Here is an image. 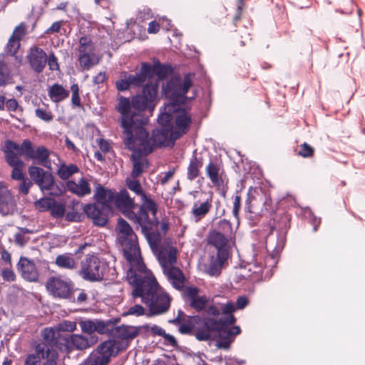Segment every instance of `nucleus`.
Masks as SVG:
<instances>
[{
  "label": "nucleus",
  "mask_w": 365,
  "mask_h": 365,
  "mask_svg": "<svg viewBox=\"0 0 365 365\" xmlns=\"http://www.w3.org/2000/svg\"><path fill=\"white\" fill-rule=\"evenodd\" d=\"M116 110L120 114V125L123 129V140L125 148L140 155L150 153L154 146H173L177 139H174L173 126L169 123L167 113H160L158 123L161 129L154 130L153 135L149 137L148 132L144 128L148 118L142 113L143 110L133 109L129 98L119 96Z\"/></svg>",
  "instance_id": "obj_1"
},
{
  "label": "nucleus",
  "mask_w": 365,
  "mask_h": 365,
  "mask_svg": "<svg viewBox=\"0 0 365 365\" xmlns=\"http://www.w3.org/2000/svg\"><path fill=\"white\" fill-rule=\"evenodd\" d=\"M127 279L133 288L132 297L141 299L149 307L150 316L163 314L169 310L171 298L160 287L156 279L145 264L135 268H129Z\"/></svg>",
  "instance_id": "obj_2"
},
{
  "label": "nucleus",
  "mask_w": 365,
  "mask_h": 365,
  "mask_svg": "<svg viewBox=\"0 0 365 365\" xmlns=\"http://www.w3.org/2000/svg\"><path fill=\"white\" fill-rule=\"evenodd\" d=\"M192 85L191 75L188 73L182 81L180 78H173L163 87V93L169 99V103L165 104L164 111L160 113H167L170 116L169 123L173 126L174 139H178L185 134L192 123L191 117L185 109L181 108L187 98L185 94Z\"/></svg>",
  "instance_id": "obj_3"
},
{
  "label": "nucleus",
  "mask_w": 365,
  "mask_h": 365,
  "mask_svg": "<svg viewBox=\"0 0 365 365\" xmlns=\"http://www.w3.org/2000/svg\"><path fill=\"white\" fill-rule=\"evenodd\" d=\"M169 66L162 65L158 61L151 65L143 63L140 72L145 83L142 93L134 96L130 100L133 109L138 110H153L155 106V101L158 91L159 82L165 78L171 73Z\"/></svg>",
  "instance_id": "obj_4"
},
{
  "label": "nucleus",
  "mask_w": 365,
  "mask_h": 365,
  "mask_svg": "<svg viewBox=\"0 0 365 365\" xmlns=\"http://www.w3.org/2000/svg\"><path fill=\"white\" fill-rule=\"evenodd\" d=\"M236 322L234 315L221 317L219 319L211 317L206 318L204 324L205 330H202L196 335V339L200 341H207L212 339L213 335L220 339L216 344L218 349H229L237 335L241 333L239 326L233 325Z\"/></svg>",
  "instance_id": "obj_5"
},
{
  "label": "nucleus",
  "mask_w": 365,
  "mask_h": 365,
  "mask_svg": "<svg viewBox=\"0 0 365 365\" xmlns=\"http://www.w3.org/2000/svg\"><path fill=\"white\" fill-rule=\"evenodd\" d=\"M118 227L120 234L118 240L122 246L123 255L130 263L129 268H135L138 265L144 264L141 257L137 236L130 225L124 219L120 218Z\"/></svg>",
  "instance_id": "obj_6"
},
{
  "label": "nucleus",
  "mask_w": 365,
  "mask_h": 365,
  "mask_svg": "<svg viewBox=\"0 0 365 365\" xmlns=\"http://www.w3.org/2000/svg\"><path fill=\"white\" fill-rule=\"evenodd\" d=\"M120 343L115 339L103 341L89 355L83 365H107L111 356L118 354Z\"/></svg>",
  "instance_id": "obj_7"
},
{
  "label": "nucleus",
  "mask_w": 365,
  "mask_h": 365,
  "mask_svg": "<svg viewBox=\"0 0 365 365\" xmlns=\"http://www.w3.org/2000/svg\"><path fill=\"white\" fill-rule=\"evenodd\" d=\"M106 269L105 262L94 255H88L81 261L79 274L85 280L98 282L103 279Z\"/></svg>",
  "instance_id": "obj_8"
},
{
  "label": "nucleus",
  "mask_w": 365,
  "mask_h": 365,
  "mask_svg": "<svg viewBox=\"0 0 365 365\" xmlns=\"http://www.w3.org/2000/svg\"><path fill=\"white\" fill-rule=\"evenodd\" d=\"M57 331L53 328H45L42 331V340L34 347L36 354H29L26 356L24 365L31 356H34L38 360V365H41V359H44L46 357L51 356L54 354H58L55 349V341Z\"/></svg>",
  "instance_id": "obj_9"
},
{
  "label": "nucleus",
  "mask_w": 365,
  "mask_h": 365,
  "mask_svg": "<svg viewBox=\"0 0 365 365\" xmlns=\"http://www.w3.org/2000/svg\"><path fill=\"white\" fill-rule=\"evenodd\" d=\"M16 152L21 156H24L26 160H36L38 164L51 170L50 151L45 146L41 145L34 148L31 141L25 139L21 145L18 144Z\"/></svg>",
  "instance_id": "obj_10"
},
{
  "label": "nucleus",
  "mask_w": 365,
  "mask_h": 365,
  "mask_svg": "<svg viewBox=\"0 0 365 365\" xmlns=\"http://www.w3.org/2000/svg\"><path fill=\"white\" fill-rule=\"evenodd\" d=\"M18 150V143L12 140H8L5 142L4 153L6 160L8 164L13 168L11 172V178L14 180L21 181L26 182L24 180L25 175L22 171L25 163L23 160L19 158V155L16 150Z\"/></svg>",
  "instance_id": "obj_11"
},
{
  "label": "nucleus",
  "mask_w": 365,
  "mask_h": 365,
  "mask_svg": "<svg viewBox=\"0 0 365 365\" xmlns=\"http://www.w3.org/2000/svg\"><path fill=\"white\" fill-rule=\"evenodd\" d=\"M157 209L156 207V210L153 214L145 206V202H143L137 213L132 210L129 214H126V217L139 225L142 230L157 228L159 223L156 217Z\"/></svg>",
  "instance_id": "obj_12"
},
{
  "label": "nucleus",
  "mask_w": 365,
  "mask_h": 365,
  "mask_svg": "<svg viewBox=\"0 0 365 365\" xmlns=\"http://www.w3.org/2000/svg\"><path fill=\"white\" fill-rule=\"evenodd\" d=\"M72 282L64 280L59 277H51L46 282L48 291L55 297L62 299H71Z\"/></svg>",
  "instance_id": "obj_13"
},
{
  "label": "nucleus",
  "mask_w": 365,
  "mask_h": 365,
  "mask_svg": "<svg viewBox=\"0 0 365 365\" xmlns=\"http://www.w3.org/2000/svg\"><path fill=\"white\" fill-rule=\"evenodd\" d=\"M83 211L88 217L92 219L93 222L100 227L105 226L108 220V215L111 212L107 205H101L97 202L88 204L83 207Z\"/></svg>",
  "instance_id": "obj_14"
},
{
  "label": "nucleus",
  "mask_w": 365,
  "mask_h": 365,
  "mask_svg": "<svg viewBox=\"0 0 365 365\" xmlns=\"http://www.w3.org/2000/svg\"><path fill=\"white\" fill-rule=\"evenodd\" d=\"M266 186L262 187L260 185L255 187H250L247 193L248 205H252L264 207L266 211H271L272 201L265 190Z\"/></svg>",
  "instance_id": "obj_15"
},
{
  "label": "nucleus",
  "mask_w": 365,
  "mask_h": 365,
  "mask_svg": "<svg viewBox=\"0 0 365 365\" xmlns=\"http://www.w3.org/2000/svg\"><path fill=\"white\" fill-rule=\"evenodd\" d=\"M16 269L21 277L27 282L38 281L39 272L34 261L26 257H21L16 264Z\"/></svg>",
  "instance_id": "obj_16"
},
{
  "label": "nucleus",
  "mask_w": 365,
  "mask_h": 365,
  "mask_svg": "<svg viewBox=\"0 0 365 365\" xmlns=\"http://www.w3.org/2000/svg\"><path fill=\"white\" fill-rule=\"evenodd\" d=\"M16 210V202L12 192L0 184V214L3 216L13 215Z\"/></svg>",
  "instance_id": "obj_17"
},
{
  "label": "nucleus",
  "mask_w": 365,
  "mask_h": 365,
  "mask_svg": "<svg viewBox=\"0 0 365 365\" xmlns=\"http://www.w3.org/2000/svg\"><path fill=\"white\" fill-rule=\"evenodd\" d=\"M26 58L31 69L37 73L43 71L47 63L46 52L37 46L30 48Z\"/></svg>",
  "instance_id": "obj_18"
},
{
  "label": "nucleus",
  "mask_w": 365,
  "mask_h": 365,
  "mask_svg": "<svg viewBox=\"0 0 365 365\" xmlns=\"http://www.w3.org/2000/svg\"><path fill=\"white\" fill-rule=\"evenodd\" d=\"M230 237L222 234L217 230H210L207 237L208 243L214 246L217 253L222 256H229V238Z\"/></svg>",
  "instance_id": "obj_19"
},
{
  "label": "nucleus",
  "mask_w": 365,
  "mask_h": 365,
  "mask_svg": "<svg viewBox=\"0 0 365 365\" xmlns=\"http://www.w3.org/2000/svg\"><path fill=\"white\" fill-rule=\"evenodd\" d=\"M148 329V324L139 327L121 325L113 327L112 335L115 339L130 341L135 338L141 331H147Z\"/></svg>",
  "instance_id": "obj_20"
},
{
  "label": "nucleus",
  "mask_w": 365,
  "mask_h": 365,
  "mask_svg": "<svg viewBox=\"0 0 365 365\" xmlns=\"http://www.w3.org/2000/svg\"><path fill=\"white\" fill-rule=\"evenodd\" d=\"M206 318H202L199 316L188 317L187 322H185L179 326L178 330L180 334L196 335L202 330H205L204 324L206 322Z\"/></svg>",
  "instance_id": "obj_21"
},
{
  "label": "nucleus",
  "mask_w": 365,
  "mask_h": 365,
  "mask_svg": "<svg viewBox=\"0 0 365 365\" xmlns=\"http://www.w3.org/2000/svg\"><path fill=\"white\" fill-rule=\"evenodd\" d=\"M199 289L196 287H188L185 289V295L189 301L190 306L197 312L205 310L209 302V299L203 295H198Z\"/></svg>",
  "instance_id": "obj_22"
},
{
  "label": "nucleus",
  "mask_w": 365,
  "mask_h": 365,
  "mask_svg": "<svg viewBox=\"0 0 365 365\" xmlns=\"http://www.w3.org/2000/svg\"><path fill=\"white\" fill-rule=\"evenodd\" d=\"M113 206H115L126 216V214H129L135 207L134 200L129 195L126 190L123 189L115 192Z\"/></svg>",
  "instance_id": "obj_23"
},
{
  "label": "nucleus",
  "mask_w": 365,
  "mask_h": 365,
  "mask_svg": "<svg viewBox=\"0 0 365 365\" xmlns=\"http://www.w3.org/2000/svg\"><path fill=\"white\" fill-rule=\"evenodd\" d=\"M228 257L229 256H225V257L222 258V256L218 253L216 255L210 256L208 262L205 264V272L212 277L220 275L223 264Z\"/></svg>",
  "instance_id": "obj_24"
},
{
  "label": "nucleus",
  "mask_w": 365,
  "mask_h": 365,
  "mask_svg": "<svg viewBox=\"0 0 365 365\" xmlns=\"http://www.w3.org/2000/svg\"><path fill=\"white\" fill-rule=\"evenodd\" d=\"M205 173L212 182H224L225 175L223 166L217 160H210L205 167Z\"/></svg>",
  "instance_id": "obj_25"
},
{
  "label": "nucleus",
  "mask_w": 365,
  "mask_h": 365,
  "mask_svg": "<svg viewBox=\"0 0 365 365\" xmlns=\"http://www.w3.org/2000/svg\"><path fill=\"white\" fill-rule=\"evenodd\" d=\"M115 192H116L106 189L102 187L101 184H98L94 197L97 203L101 204V205H107L110 209V211H112Z\"/></svg>",
  "instance_id": "obj_26"
},
{
  "label": "nucleus",
  "mask_w": 365,
  "mask_h": 365,
  "mask_svg": "<svg viewBox=\"0 0 365 365\" xmlns=\"http://www.w3.org/2000/svg\"><path fill=\"white\" fill-rule=\"evenodd\" d=\"M145 83L140 72L136 75L125 74L124 78L116 81V88L119 91H125L129 89L130 86H141Z\"/></svg>",
  "instance_id": "obj_27"
},
{
  "label": "nucleus",
  "mask_w": 365,
  "mask_h": 365,
  "mask_svg": "<svg viewBox=\"0 0 365 365\" xmlns=\"http://www.w3.org/2000/svg\"><path fill=\"white\" fill-rule=\"evenodd\" d=\"M97 341L98 338L94 336L88 338L81 334H70L71 349L83 350L93 345Z\"/></svg>",
  "instance_id": "obj_28"
},
{
  "label": "nucleus",
  "mask_w": 365,
  "mask_h": 365,
  "mask_svg": "<svg viewBox=\"0 0 365 365\" xmlns=\"http://www.w3.org/2000/svg\"><path fill=\"white\" fill-rule=\"evenodd\" d=\"M28 173L34 182H55L52 173L40 167L31 165L29 168Z\"/></svg>",
  "instance_id": "obj_29"
},
{
  "label": "nucleus",
  "mask_w": 365,
  "mask_h": 365,
  "mask_svg": "<svg viewBox=\"0 0 365 365\" xmlns=\"http://www.w3.org/2000/svg\"><path fill=\"white\" fill-rule=\"evenodd\" d=\"M158 259L163 269L171 267L176 262V250L171 247L169 250L160 248L157 252Z\"/></svg>",
  "instance_id": "obj_30"
},
{
  "label": "nucleus",
  "mask_w": 365,
  "mask_h": 365,
  "mask_svg": "<svg viewBox=\"0 0 365 365\" xmlns=\"http://www.w3.org/2000/svg\"><path fill=\"white\" fill-rule=\"evenodd\" d=\"M163 272L175 289H180L183 287L185 277L179 268L171 266L163 269Z\"/></svg>",
  "instance_id": "obj_31"
},
{
  "label": "nucleus",
  "mask_w": 365,
  "mask_h": 365,
  "mask_svg": "<svg viewBox=\"0 0 365 365\" xmlns=\"http://www.w3.org/2000/svg\"><path fill=\"white\" fill-rule=\"evenodd\" d=\"M128 187L134 192L136 195H139L143 202H145V206L148 208L150 212L155 214L156 210V203L150 197H148L145 192L143 190L141 184H127Z\"/></svg>",
  "instance_id": "obj_32"
},
{
  "label": "nucleus",
  "mask_w": 365,
  "mask_h": 365,
  "mask_svg": "<svg viewBox=\"0 0 365 365\" xmlns=\"http://www.w3.org/2000/svg\"><path fill=\"white\" fill-rule=\"evenodd\" d=\"M48 96L52 101L58 103L68 97L69 91L66 90L63 86L55 83L50 88Z\"/></svg>",
  "instance_id": "obj_33"
},
{
  "label": "nucleus",
  "mask_w": 365,
  "mask_h": 365,
  "mask_svg": "<svg viewBox=\"0 0 365 365\" xmlns=\"http://www.w3.org/2000/svg\"><path fill=\"white\" fill-rule=\"evenodd\" d=\"M57 174L59 178L63 180H68L72 175L75 174H79L81 175L79 168L75 164H66L62 163L60 165Z\"/></svg>",
  "instance_id": "obj_34"
},
{
  "label": "nucleus",
  "mask_w": 365,
  "mask_h": 365,
  "mask_svg": "<svg viewBox=\"0 0 365 365\" xmlns=\"http://www.w3.org/2000/svg\"><path fill=\"white\" fill-rule=\"evenodd\" d=\"M78 61L83 70L88 71L93 66L99 63L100 58L95 53L78 54Z\"/></svg>",
  "instance_id": "obj_35"
},
{
  "label": "nucleus",
  "mask_w": 365,
  "mask_h": 365,
  "mask_svg": "<svg viewBox=\"0 0 365 365\" xmlns=\"http://www.w3.org/2000/svg\"><path fill=\"white\" fill-rule=\"evenodd\" d=\"M77 48L78 54L94 53L95 44L91 36L85 34L81 36L79 38Z\"/></svg>",
  "instance_id": "obj_36"
},
{
  "label": "nucleus",
  "mask_w": 365,
  "mask_h": 365,
  "mask_svg": "<svg viewBox=\"0 0 365 365\" xmlns=\"http://www.w3.org/2000/svg\"><path fill=\"white\" fill-rule=\"evenodd\" d=\"M267 212L264 207L255 206V203L252 205H248L247 211L246 213V218L249 220L251 225H255L259 221L260 217L264 215Z\"/></svg>",
  "instance_id": "obj_37"
},
{
  "label": "nucleus",
  "mask_w": 365,
  "mask_h": 365,
  "mask_svg": "<svg viewBox=\"0 0 365 365\" xmlns=\"http://www.w3.org/2000/svg\"><path fill=\"white\" fill-rule=\"evenodd\" d=\"M153 229H147L142 230V232L145 236L151 249L155 252L159 250V245L161 242V235L158 230Z\"/></svg>",
  "instance_id": "obj_38"
},
{
  "label": "nucleus",
  "mask_w": 365,
  "mask_h": 365,
  "mask_svg": "<svg viewBox=\"0 0 365 365\" xmlns=\"http://www.w3.org/2000/svg\"><path fill=\"white\" fill-rule=\"evenodd\" d=\"M55 349H56V351L60 350L61 351H68L71 350L70 334L61 333L57 331L55 341Z\"/></svg>",
  "instance_id": "obj_39"
},
{
  "label": "nucleus",
  "mask_w": 365,
  "mask_h": 365,
  "mask_svg": "<svg viewBox=\"0 0 365 365\" xmlns=\"http://www.w3.org/2000/svg\"><path fill=\"white\" fill-rule=\"evenodd\" d=\"M56 264L61 268L73 269L76 267V262L71 254L58 255L55 260Z\"/></svg>",
  "instance_id": "obj_40"
},
{
  "label": "nucleus",
  "mask_w": 365,
  "mask_h": 365,
  "mask_svg": "<svg viewBox=\"0 0 365 365\" xmlns=\"http://www.w3.org/2000/svg\"><path fill=\"white\" fill-rule=\"evenodd\" d=\"M202 158L193 156L187 168V178L190 180H193L199 175L200 169L202 167Z\"/></svg>",
  "instance_id": "obj_41"
},
{
  "label": "nucleus",
  "mask_w": 365,
  "mask_h": 365,
  "mask_svg": "<svg viewBox=\"0 0 365 365\" xmlns=\"http://www.w3.org/2000/svg\"><path fill=\"white\" fill-rule=\"evenodd\" d=\"M40 189L51 195L59 196L68 190L66 184H38Z\"/></svg>",
  "instance_id": "obj_42"
},
{
  "label": "nucleus",
  "mask_w": 365,
  "mask_h": 365,
  "mask_svg": "<svg viewBox=\"0 0 365 365\" xmlns=\"http://www.w3.org/2000/svg\"><path fill=\"white\" fill-rule=\"evenodd\" d=\"M12 76L9 65L3 61H0V86H5L11 83Z\"/></svg>",
  "instance_id": "obj_43"
},
{
  "label": "nucleus",
  "mask_w": 365,
  "mask_h": 365,
  "mask_svg": "<svg viewBox=\"0 0 365 365\" xmlns=\"http://www.w3.org/2000/svg\"><path fill=\"white\" fill-rule=\"evenodd\" d=\"M212 207L211 200H207L205 202L198 205L195 203L192 208V214L199 219L203 217L210 210Z\"/></svg>",
  "instance_id": "obj_44"
},
{
  "label": "nucleus",
  "mask_w": 365,
  "mask_h": 365,
  "mask_svg": "<svg viewBox=\"0 0 365 365\" xmlns=\"http://www.w3.org/2000/svg\"><path fill=\"white\" fill-rule=\"evenodd\" d=\"M68 190L78 196H84L91 192L89 184H66Z\"/></svg>",
  "instance_id": "obj_45"
},
{
  "label": "nucleus",
  "mask_w": 365,
  "mask_h": 365,
  "mask_svg": "<svg viewBox=\"0 0 365 365\" xmlns=\"http://www.w3.org/2000/svg\"><path fill=\"white\" fill-rule=\"evenodd\" d=\"M114 327V323L111 320H108L106 322L95 320V331H97L99 334H106L108 332H111Z\"/></svg>",
  "instance_id": "obj_46"
},
{
  "label": "nucleus",
  "mask_w": 365,
  "mask_h": 365,
  "mask_svg": "<svg viewBox=\"0 0 365 365\" xmlns=\"http://www.w3.org/2000/svg\"><path fill=\"white\" fill-rule=\"evenodd\" d=\"M144 163L140 160L133 159V168L131 173V177L133 180L127 178L125 182H139L138 180H135L143 172Z\"/></svg>",
  "instance_id": "obj_47"
},
{
  "label": "nucleus",
  "mask_w": 365,
  "mask_h": 365,
  "mask_svg": "<svg viewBox=\"0 0 365 365\" xmlns=\"http://www.w3.org/2000/svg\"><path fill=\"white\" fill-rule=\"evenodd\" d=\"M214 230H217L229 237H230L232 233V225L230 221L225 219L219 220L216 225V229Z\"/></svg>",
  "instance_id": "obj_48"
},
{
  "label": "nucleus",
  "mask_w": 365,
  "mask_h": 365,
  "mask_svg": "<svg viewBox=\"0 0 365 365\" xmlns=\"http://www.w3.org/2000/svg\"><path fill=\"white\" fill-rule=\"evenodd\" d=\"M20 47V41L19 38H15L13 36H11L9 39V42L6 46L5 51L7 54L14 56L17 52L18 49Z\"/></svg>",
  "instance_id": "obj_49"
},
{
  "label": "nucleus",
  "mask_w": 365,
  "mask_h": 365,
  "mask_svg": "<svg viewBox=\"0 0 365 365\" xmlns=\"http://www.w3.org/2000/svg\"><path fill=\"white\" fill-rule=\"evenodd\" d=\"M65 206L64 205L53 201V205L50 210L51 215L56 218H61L65 215Z\"/></svg>",
  "instance_id": "obj_50"
},
{
  "label": "nucleus",
  "mask_w": 365,
  "mask_h": 365,
  "mask_svg": "<svg viewBox=\"0 0 365 365\" xmlns=\"http://www.w3.org/2000/svg\"><path fill=\"white\" fill-rule=\"evenodd\" d=\"M58 331L73 332L76 329V322L64 320L58 324Z\"/></svg>",
  "instance_id": "obj_51"
},
{
  "label": "nucleus",
  "mask_w": 365,
  "mask_h": 365,
  "mask_svg": "<svg viewBox=\"0 0 365 365\" xmlns=\"http://www.w3.org/2000/svg\"><path fill=\"white\" fill-rule=\"evenodd\" d=\"M79 325L83 333L91 334L95 332V320H81Z\"/></svg>",
  "instance_id": "obj_52"
},
{
  "label": "nucleus",
  "mask_w": 365,
  "mask_h": 365,
  "mask_svg": "<svg viewBox=\"0 0 365 365\" xmlns=\"http://www.w3.org/2000/svg\"><path fill=\"white\" fill-rule=\"evenodd\" d=\"M1 276L5 282H11L16 279V275L11 267H5L1 271Z\"/></svg>",
  "instance_id": "obj_53"
},
{
  "label": "nucleus",
  "mask_w": 365,
  "mask_h": 365,
  "mask_svg": "<svg viewBox=\"0 0 365 365\" xmlns=\"http://www.w3.org/2000/svg\"><path fill=\"white\" fill-rule=\"evenodd\" d=\"M73 294H71V299L73 302H76L78 303H83L87 299V294L84 290L76 289L75 290L72 289Z\"/></svg>",
  "instance_id": "obj_54"
},
{
  "label": "nucleus",
  "mask_w": 365,
  "mask_h": 365,
  "mask_svg": "<svg viewBox=\"0 0 365 365\" xmlns=\"http://www.w3.org/2000/svg\"><path fill=\"white\" fill-rule=\"evenodd\" d=\"M314 153V149L307 143H304L300 145V150L298 155L303 158L312 157Z\"/></svg>",
  "instance_id": "obj_55"
},
{
  "label": "nucleus",
  "mask_w": 365,
  "mask_h": 365,
  "mask_svg": "<svg viewBox=\"0 0 365 365\" xmlns=\"http://www.w3.org/2000/svg\"><path fill=\"white\" fill-rule=\"evenodd\" d=\"M54 200L51 198H43L36 202L40 211L51 210L52 205H53Z\"/></svg>",
  "instance_id": "obj_56"
},
{
  "label": "nucleus",
  "mask_w": 365,
  "mask_h": 365,
  "mask_svg": "<svg viewBox=\"0 0 365 365\" xmlns=\"http://www.w3.org/2000/svg\"><path fill=\"white\" fill-rule=\"evenodd\" d=\"M71 91L72 93V96H71L72 103L77 107H80L81 106V99H80V96H79V88H78V84H76V83L73 84L71 86Z\"/></svg>",
  "instance_id": "obj_57"
},
{
  "label": "nucleus",
  "mask_w": 365,
  "mask_h": 365,
  "mask_svg": "<svg viewBox=\"0 0 365 365\" xmlns=\"http://www.w3.org/2000/svg\"><path fill=\"white\" fill-rule=\"evenodd\" d=\"M35 114L38 118L46 121L50 122L53 120V115L51 112H48L43 108H36L35 110Z\"/></svg>",
  "instance_id": "obj_58"
},
{
  "label": "nucleus",
  "mask_w": 365,
  "mask_h": 365,
  "mask_svg": "<svg viewBox=\"0 0 365 365\" xmlns=\"http://www.w3.org/2000/svg\"><path fill=\"white\" fill-rule=\"evenodd\" d=\"M205 311L208 316L217 317L220 314V307L213 304H210L208 302Z\"/></svg>",
  "instance_id": "obj_59"
},
{
  "label": "nucleus",
  "mask_w": 365,
  "mask_h": 365,
  "mask_svg": "<svg viewBox=\"0 0 365 365\" xmlns=\"http://www.w3.org/2000/svg\"><path fill=\"white\" fill-rule=\"evenodd\" d=\"M220 307V312L223 314L222 317L233 315L232 313L236 310L235 306L232 302H227Z\"/></svg>",
  "instance_id": "obj_60"
},
{
  "label": "nucleus",
  "mask_w": 365,
  "mask_h": 365,
  "mask_svg": "<svg viewBox=\"0 0 365 365\" xmlns=\"http://www.w3.org/2000/svg\"><path fill=\"white\" fill-rule=\"evenodd\" d=\"M63 24V21H58L53 23V24L46 30L45 34L50 35L59 33Z\"/></svg>",
  "instance_id": "obj_61"
},
{
  "label": "nucleus",
  "mask_w": 365,
  "mask_h": 365,
  "mask_svg": "<svg viewBox=\"0 0 365 365\" xmlns=\"http://www.w3.org/2000/svg\"><path fill=\"white\" fill-rule=\"evenodd\" d=\"M145 314V309L140 304H135L133 307H130L126 314L128 315H135V316H142Z\"/></svg>",
  "instance_id": "obj_62"
},
{
  "label": "nucleus",
  "mask_w": 365,
  "mask_h": 365,
  "mask_svg": "<svg viewBox=\"0 0 365 365\" xmlns=\"http://www.w3.org/2000/svg\"><path fill=\"white\" fill-rule=\"evenodd\" d=\"M26 26L24 23H21L18 26H16L13 32V34L11 36L14 37L15 38H19V41H21V38L24 36V35L26 33Z\"/></svg>",
  "instance_id": "obj_63"
},
{
  "label": "nucleus",
  "mask_w": 365,
  "mask_h": 365,
  "mask_svg": "<svg viewBox=\"0 0 365 365\" xmlns=\"http://www.w3.org/2000/svg\"><path fill=\"white\" fill-rule=\"evenodd\" d=\"M14 240L16 245L23 247L29 242V237L19 231L15 235Z\"/></svg>",
  "instance_id": "obj_64"
}]
</instances>
